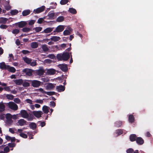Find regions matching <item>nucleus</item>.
Listing matches in <instances>:
<instances>
[{"mask_svg": "<svg viewBox=\"0 0 153 153\" xmlns=\"http://www.w3.org/2000/svg\"><path fill=\"white\" fill-rule=\"evenodd\" d=\"M31 46L33 48H36L38 47V44L36 42H32L31 43Z\"/></svg>", "mask_w": 153, "mask_h": 153, "instance_id": "f704fd0d", "label": "nucleus"}, {"mask_svg": "<svg viewBox=\"0 0 153 153\" xmlns=\"http://www.w3.org/2000/svg\"><path fill=\"white\" fill-rule=\"evenodd\" d=\"M30 65L34 66H35L36 65V62L35 61L33 62H31V63H30Z\"/></svg>", "mask_w": 153, "mask_h": 153, "instance_id": "0e129e2a", "label": "nucleus"}, {"mask_svg": "<svg viewBox=\"0 0 153 153\" xmlns=\"http://www.w3.org/2000/svg\"><path fill=\"white\" fill-rule=\"evenodd\" d=\"M29 126L30 128L33 130H35L36 128V123H31L29 124Z\"/></svg>", "mask_w": 153, "mask_h": 153, "instance_id": "412c9836", "label": "nucleus"}, {"mask_svg": "<svg viewBox=\"0 0 153 153\" xmlns=\"http://www.w3.org/2000/svg\"><path fill=\"white\" fill-rule=\"evenodd\" d=\"M27 118H28V120L29 121H32L33 120V115H30L29 116V117H28Z\"/></svg>", "mask_w": 153, "mask_h": 153, "instance_id": "338daca9", "label": "nucleus"}, {"mask_svg": "<svg viewBox=\"0 0 153 153\" xmlns=\"http://www.w3.org/2000/svg\"><path fill=\"white\" fill-rule=\"evenodd\" d=\"M136 141L137 143L139 145H143L144 143V140L140 137H137Z\"/></svg>", "mask_w": 153, "mask_h": 153, "instance_id": "f8f14e48", "label": "nucleus"}, {"mask_svg": "<svg viewBox=\"0 0 153 153\" xmlns=\"http://www.w3.org/2000/svg\"><path fill=\"white\" fill-rule=\"evenodd\" d=\"M35 102L36 103H39L41 104H42L43 103V100L37 99L35 101Z\"/></svg>", "mask_w": 153, "mask_h": 153, "instance_id": "3c124183", "label": "nucleus"}, {"mask_svg": "<svg viewBox=\"0 0 153 153\" xmlns=\"http://www.w3.org/2000/svg\"><path fill=\"white\" fill-rule=\"evenodd\" d=\"M8 4L6 6H5V8L7 10H9L11 8V6L9 4V1H8L7 2Z\"/></svg>", "mask_w": 153, "mask_h": 153, "instance_id": "603ef678", "label": "nucleus"}, {"mask_svg": "<svg viewBox=\"0 0 153 153\" xmlns=\"http://www.w3.org/2000/svg\"><path fill=\"white\" fill-rule=\"evenodd\" d=\"M27 21H21L16 23V24L18 25V27L20 28H22L25 26L27 25Z\"/></svg>", "mask_w": 153, "mask_h": 153, "instance_id": "1a4fd4ad", "label": "nucleus"}, {"mask_svg": "<svg viewBox=\"0 0 153 153\" xmlns=\"http://www.w3.org/2000/svg\"><path fill=\"white\" fill-rule=\"evenodd\" d=\"M55 87V85L52 83H49L46 86V88L47 90H51L53 89Z\"/></svg>", "mask_w": 153, "mask_h": 153, "instance_id": "4468645a", "label": "nucleus"}, {"mask_svg": "<svg viewBox=\"0 0 153 153\" xmlns=\"http://www.w3.org/2000/svg\"><path fill=\"white\" fill-rule=\"evenodd\" d=\"M63 34L64 36L69 35L71 34V32L69 30H66L63 31Z\"/></svg>", "mask_w": 153, "mask_h": 153, "instance_id": "79ce46f5", "label": "nucleus"}, {"mask_svg": "<svg viewBox=\"0 0 153 153\" xmlns=\"http://www.w3.org/2000/svg\"><path fill=\"white\" fill-rule=\"evenodd\" d=\"M64 20V17L63 16H59L56 19V21L58 22H61Z\"/></svg>", "mask_w": 153, "mask_h": 153, "instance_id": "72a5a7b5", "label": "nucleus"}, {"mask_svg": "<svg viewBox=\"0 0 153 153\" xmlns=\"http://www.w3.org/2000/svg\"><path fill=\"white\" fill-rule=\"evenodd\" d=\"M45 8L44 6H42L41 7L38 8L36 9H34L33 10V12L35 14L39 13L44 11Z\"/></svg>", "mask_w": 153, "mask_h": 153, "instance_id": "0eeeda50", "label": "nucleus"}, {"mask_svg": "<svg viewBox=\"0 0 153 153\" xmlns=\"http://www.w3.org/2000/svg\"><path fill=\"white\" fill-rule=\"evenodd\" d=\"M32 113L36 117L39 118L41 117L42 112L40 111H33Z\"/></svg>", "mask_w": 153, "mask_h": 153, "instance_id": "9d476101", "label": "nucleus"}, {"mask_svg": "<svg viewBox=\"0 0 153 153\" xmlns=\"http://www.w3.org/2000/svg\"><path fill=\"white\" fill-rule=\"evenodd\" d=\"M25 101L27 102V103H29L30 104H33L32 100L30 99H27L25 100Z\"/></svg>", "mask_w": 153, "mask_h": 153, "instance_id": "052dcab7", "label": "nucleus"}, {"mask_svg": "<svg viewBox=\"0 0 153 153\" xmlns=\"http://www.w3.org/2000/svg\"><path fill=\"white\" fill-rule=\"evenodd\" d=\"M122 124V123L121 121H118L115 123V126L117 127H119L121 126Z\"/></svg>", "mask_w": 153, "mask_h": 153, "instance_id": "c756f323", "label": "nucleus"}, {"mask_svg": "<svg viewBox=\"0 0 153 153\" xmlns=\"http://www.w3.org/2000/svg\"><path fill=\"white\" fill-rule=\"evenodd\" d=\"M4 152L8 153L10 151V149L8 146H7L4 148Z\"/></svg>", "mask_w": 153, "mask_h": 153, "instance_id": "864d4df0", "label": "nucleus"}, {"mask_svg": "<svg viewBox=\"0 0 153 153\" xmlns=\"http://www.w3.org/2000/svg\"><path fill=\"white\" fill-rule=\"evenodd\" d=\"M137 137L135 134H131L129 136L130 140L131 142H134L136 140Z\"/></svg>", "mask_w": 153, "mask_h": 153, "instance_id": "2eb2a0df", "label": "nucleus"}, {"mask_svg": "<svg viewBox=\"0 0 153 153\" xmlns=\"http://www.w3.org/2000/svg\"><path fill=\"white\" fill-rule=\"evenodd\" d=\"M41 48L43 51L44 52L48 51L49 50L48 48V46L45 44L42 45Z\"/></svg>", "mask_w": 153, "mask_h": 153, "instance_id": "bb28decb", "label": "nucleus"}, {"mask_svg": "<svg viewBox=\"0 0 153 153\" xmlns=\"http://www.w3.org/2000/svg\"><path fill=\"white\" fill-rule=\"evenodd\" d=\"M23 59L24 62L27 64H30L31 63V62L32 61V59L27 57L23 58Z\"/></svg>", "mask_w": 153, "mask_h": 153, "instance_id": "2f4dec72", "label": "nucleus"}, {"mask_svg": "<svg viewBox=\"0 0 153 153\" xmlns=\"http://www.w3.org/2000/svg\"><path fill=\"white\" fill-rule=\"evenodd\" d=\"M70 54L69 53L64 52L62 54H58L56 56L57 59L59 61H67L70 58Z\"/></svg>", "mask_w": 153, "mask_h": 153, "instance_id": "f257e3e1", "label": "nucleus"}, {"mask_svg": "<svg viewBox=\"0 0 153 153\" xmlns=\"http://www.w3.org/2000/svg\"><path fill=\"white\" fill-rule=\"evenodd\" d=\"M35 22V20H31L29 21L28 22V25H33Z\"/></svg>", "mask_w": 153, "mask_h": 153, "instance_id": "6e6d98bb", "label": "nucleus"}, {"mask_svg": "<svg viewBox=\"0 0 153 153\" xmlns=\"http://www.w3.org/2000/svg\"><path fill=\"white\" fill-rule=\"evenodd\" d=\"M7 105L10 109L14 110H17L18 108L17 105L13 102H10L7 104Z\"/></svg>", "mask_w": 153, "mask_h": 153, "instance_id": "f03ea898", "label": "nucleus"}, {"mask_svg": "<svg viewBox=\"0 0 153 153\" xmlns=\"http://www.w3.org/2000/svg\"><path fill=\"white\" fill-rule=\"evenodd\" d=\"M44 71L43 69H40L38 70L36 72L37 74L39 76H42L44 74Z\"/></svg>", "mask_w": 153, "mask_h": 153, "instance_id": "a878e982", "label": "nucleus"}, {"mask_svg": "<svg viewBox=\"0 0 153 153\" xmlns=\"http://www.w3.org/2000/svg\"><path fill=\"white\" fill-rule=\"evenodd\" d=\"M5 106L2 102H0V112H3L5 110Z\"/></svg>", "mask_w": 153, "mask_h": 153, "instance_id": "c85d7f7f", "label": "nucleus"}, {"mask_svg": "<svg viewBox=\"0 0 153 153\" xmlns=\"http://www.w3.org/2000/svg\"><path fill=\"white\" fill-rule=\"evenodd\" d=\"M6 117L8 123H11L12 122V120H11L12 118V115L10 114H6Z\"/></svg>", "mask_w": 153, "mask_h": 153, "instance_id": "f3484780", "label": "nucleus"}, {"mask_svg": "<svg viewBox=\"0 0 153 153\" xmlns=\"http://www.w3.org/2000/svg\"><path fill=\"white\" fill-rule=\"evenodd\" d=\"M22 53L24 54H26L30 53V51L26 50H23L22 51Z\"/></svg>", "mask_w": 153, "mask_h": 153, "instance_id": "bf43d9fd", "label": "nucleus"}, {"mask_svg": "<svg viewBox=\"0 0 153 153\" xmlns=\"http://www.w3.org/2000/svg\"><path fill=\"white\" fill-rule=\"evenodd\" d=\"M7 69V70L10 72L13 73L16 71V69L13 67H10L9 65V67Z\"/></svg>", "mask_w": 153, "mask_h": 153, "instance_id": "cd10ccee", "label": "nucleus"}, {"mask_svg": "<svg viewBox=\"0 0 153 153\" xmlns=\"http://www.w3.org/2000/svg\"><path fill=\"white\" fill-rule=\"evenodd\" d=\"M47 57H48L51 59H53L55 57V56L53 54H49L47 56Z\"/></svg>", "mask_w": 153, "mask_h": 153, "instance_id": "69168bd1", "label": "nucleus"}, {"mask_svg": "<svg viewBox=\"0 0 153 153\" xmlns=\"http://www.w3.org/2000/svg\"><path fill=\"white\" fill-rule=\"evenodd\" d=\"M69 1V0H61L60 1V4L62 5H64L66 4Z\"/></svg>", "mask_w": 153, "mask_h": 153, "instance_id": "a18cd8bd", "label": "nucleus"}, {"mask_svg": "<svg viewBox=\"0 0 153 153\" xmlns=\"http://www.w3.org/2000/svg\"><path fill=\"white\" fill-rule=\"evenodd\" d=\"M22 30L23 32H28L32 30V29L25 27L23 28L22 29Z\"/></svg>", "mask_w": 153, "mask_h": 153, "instance_id": "c9c22d12", "label": "nucleus"}, {"mask_svg": "<svg viewBox=\"0 0 153 153\" xmlns=\"http://www.w3.org/2000/svg\"><path fill=\"white\" fill-rule=\"evenodd\" d=\"M43 20V19L42 18H40L38 20L37 23L39 24H41L42 23Z\"/></svg>", "mask_w": 153, "mask_h": 153, "instance_id": "13d9d810", "label": "nucleus"}, {"mask_svg": "<svg viewBox=\"0 0 153 153\" xmlns=\"http://www.w3.org/2000/svg\"><path fill=\"white\" fill-rule=\"evenodd\" d=\"M56 70L53 69H48L47 73L49 75H53L55 73Z\"/></svg>", "mask_w": 153, "mask_h": 153, "instance_id": "b1692460", "label": "nucleus"}, {"mask_svg": "<svg viewBox=\"0 0 153 153\" xmlns=\"http://www.w3.org/2000/svg\"><path fill=\"white\" fill-rule=\"evenodd\" d=\"M58 67L63 71L66 72L68 71V66L66 64H59L58 65Z\"/></svg>", "mask_w": 153, "mask_h": 153, "instance_id": "6e6552de", "label": "nucleus"}, {"mask_svg": "<svg viewBox=\"0 0 153 153\" xmlns=\"http://www.w3.org/2000/svg\"><path fill=\"white\" fill-rule=\"evenodd\" d=\"M61 38L59 36H53L51 37V39L52 41L56 42L57 41H59Z\"/></svg>", "mask_w": 153, "mask_h": 153, "instance_id": "a211bd4d", "label": "nucleus"}, {"mask_svg": "<svg viewBox=\"0 0 153 153\" xmlns=\"http://www.w3.org/2000/svg\"><path fill=\"white\" fill-rule=\"evenodd\" d=\"M19 135L22 137L24 138H27V136L26 134H25L23 133H21Z\"/></svg>", "mask_w": 153, "mask_h": 153, "instance_id": "de8ad7c7", "label": "nucleus"}, {"mask_svg": "<svg viewBox=\"0 0 153 153\" xmlns=\"http://www.w3.org/2000/svg\"><path fill=\"white\" fill-rule=\"evenodd\" d=\"M44 93L48 95L51 96L55 94L56 93L54 91L52 92H44Z\"/></svg>", "mask_w": 153, "mask_h": 153, "instance_id": "ea45409f", "label": "nucleus"}, {"mask_svg": "<svg viewBox=\"0 0 153 153\" xmlns=\"http://www.w3.org/2000/svg\"><path fill=\"white\" fill-rule=\"evenodd\" d=\"M4 89L6 91H11L10 86L5 87L4 88Z\"/></svg>", "mask_w": 153, "mask_h": 153, "instance_id": "4d7b16f0", "label": "nucleus"}, {"mask_svg": "<svg viewBox=\"0 0 153 153\" xmlns=\"http://www.w3.org/2000/svg\"><path fill=\"white\" fill-rule=\"evenodd\" d=\"M15 84L17 85H20L22 84L23 82V80L22 79H16L14 80Z\"/></svg>", "mask_w": 153, "mask_h": 153, "instance_id": "aec40b11", "label": "nucleus"}, {"mask_svg": "<svg viewBox=\"0 0 153 153\" xmlns=\"http://www.w3.org/2000/svg\"><path fill=\"white\" fill-rule=\"evenodd\" d=\"M27 81L30 82H31V85L34 88H38L41 85L42 83L40 81L36 80H27Z\"/></svg>", "mask_w": 153, "mask_h": 153, "instance_id": "20e7f679", "label": "nucleus"}, {"mask_svg": "<svg viewBox=\"0 0 153 153\" xmlns=\"http://www.w3.org/2000/svg\"><path fill=\"white\" fill-rule=\"evenodd\" d=\"M7 27V26L4 25H1L0 26V28L2 29H6Z\"/></svg>", "mask_w": 153, "mask_h": 153, "instance_id": "680f3d73", "label": "nucleus"}, {"mask_svg": "<svg viewBox=\"0 0 153 153\" xmlns=\"http://www.w3.org/2000/svg\"><path fill=\"white\" fill-rule=\"evenodd\" d=\"M50 105L54 107L56 106V103L53 101H51L50 102Z\"/></svg>", "mask_w": 153, "mask_h": 153, "instance_id": "e2e57ef3", "label": "nucleus"}, {"mask_svg": "<svg viewBox=\"0 0 153 153\" xmlns=\"http://www.w3.org/2000/svg\"><path fill=\"white\" fill-rule=\"evenodd\" d=\"M54 15L55 14L52 11H50L48 14V16L49 17L48 19H53Z\"/></svg>", "mask_w": 153, "mask_h": 153, "instance_id": "393cba45", "label": "nucleus"}, {"mask_svg": "<svg viewBox=\"0 0 153 153\" xmlns=\"http://www.w3.org/2000/svg\"><path fill=\"white\" fill-rule=\"evenodd\" d=\"M123 133V131L122 129H118L116 131V133L117 134V135H120L122 134Z\"/></svg>", "mask_w": 153, "mask_h": 153, "instance_id": "37998d69", "label": "nucleus"}, {"mask_svg": "<svg viewBox=\"0 0 153 153\" xmlns=\"http://www.w3.org/2000/svg\"><path fill=\"white\" fill-rule=\"evenodd\" d=\"M49 108L48 106L44 105L42 107V109L44 113L47 114L49 112Z\"/></svg>", "mask_w": 153, "mask_h": 153, "instance_id": "5701e85b", "label": "nucleus"}, {"mask_svg": "<svg viewBox=\"0 0 153 153\" xmlns=\"http://www.w3.org/2000/svg\"><path fill=\"white\" fill-rule=\"evenodd\" d=\"M128 120L129 122L132 123L134 121V117L132 114H130L128 116Z\"/></svg>", "mask_w": 153, "mask_h": 153, "instance_id": "6ab92c4d", "label": "nucleus"}, {"mask_svg": "<svg viewBox=\"0 0 153 153\" xmlns=\"http://www.w3.org/2000/svg\"><path fill=\"white\" fill-rule=\"evenodd\" d=\"M6 97L8 99L11 100H12L14 98V96L11 94H7Z\"/></svg>", "mask_w": 153, "mask_h": 153, "instance_id": "a19ab883", "label": "nucleus"}, {"mask_svg": "<svg viewBox=\"0 0 153 153\" xmlns=\"http://www.w3.org/2000/svg\"><path fill=\"white\" fill-rule=\"evenodd\" d=\"M56 89L59 92L63 91L65 90V87L62 85L57 86L56 87Z\"/></svg>", "mask_w": 153, "mask_h": 153, "instance_id": "ddd939ff", "label": "nucleus"}, {"mask_svg": "<svg viewBox=\"0 0 153 153\" xmlns=\"http://www.w3.org/2000/svg\"><path fill=\"white\" fill-rule=\"evenodd\" d=\"M8 146L10 147L13 148L15 146L16 144L14 143H9L8 144Z\"/></svg>", "mask_w": 153, "mask_h": 153, "instance_id": "5fc2aeb1", "label": "nucleus"}, {"mask_svg": "<svg viewBox=\"0 0 153 153\" xmlns=\"http://www.w3.org/2000/svg\"><path fill=\"white\" fill-rule=\"evenodd\" d=\"M7 19L4 18H1L0 19V22L3 24H5L7 20Z\"/></svg>", "mask_w": 153, "mask_h": 153, "instance_id": "e433bc0d", "label": "nucleus"}, {"mask_svg": "<svg viewBox=\"0 0 153 153\" xmlns=\"http://www.w3.org/2000/svg\"><path fill=\"white\" fill-rule=\"evenodd\" d=\"M9 67V65H6L4 62L0 63V68L2 70H7Z\"/></svg>", "mask_w": 153, "mask_h": 153, "instance_id": "9b49d317", "label": "nucleus"}, {"mask_svg": "<svg viewBox=\"0 0 153 153\" xmlns=\"http://www.w3.org/2000/svg\"><path fill=\"white\" fill-rule=\"evenodd\" d=\"M65 27L62 25H58L51 33L53 35L56 34V33H59L62 32L64 29Z\"/></svg>", "mask_w": 153, "mask_h": 153, "instance_id": "7ed1b4c3", "label": "nucleus"}, {"mask_svg": "<svg viewBox=\"0 0 153 153\" xmlns=\"http://www.w3.org/2000/svg\"><path fill=\"white\" fill-rule=\"evenodd\" d=\"M42 27H36L33 28L32 30H35L36 32H39L42 30Z\"/></svg>", "mask_w": 153, "mask_h": 153, "instance_id": "473e14b6", "label": "nucleus"}, {"mask_svg": "<svg viewBox=\"0 0 153 153\" xmlns=\"http://www.w3.org/2000/svg\"><path fill=\"white\" fill-rule=\"evenodd\" d=\"M18 13L17 10L15 9L12 10L10 12V14L12 16L15 15Z\"/></svg>", "mask_w": 153, "mask_h": 153, "instance_id": "58836bf2", "label": "nucleus"}, {"mask_svg": "<svg viewBox=\"0 0 153 153\" xmlns=\"http://www.w3.org/2000/svg\"><path fill=\"white\" fill-rule=\"evenodd\" d=\"M127 153H133L134 150L132 148H129L126 150Z\"/></svg>", "mask_w": 153, "mask_h": 153, "instance_id": "8fccbe9b", "label": "nucleus"}, {"mask_svg": "<svg viewBox=\"0 0 153 153\" xmlns=\"http://www.w3.org/2000/svg\"><path fill=\"white\" fill-rule=\"evenodd\" d=\"M22 85L24 87H28L30 86V84L28 82H23Z\"/></svg>", "mask_w": 153, "mask_h": 153, "instance_id": "c03bdc74", "label": "nucleus"}, {"mask_svg": "<svg viewBox=\"0 0 153 153\" xmlns=\"http://www.w3.org/2000/svg\"><path fill=\"white\" fill-rule=\"evenodd\" d=\"M20 115L21 117L24 118L29 117V114L27 111L25 110H22L20 112Z\"/></svg>", "mask_w": 153, "mask_h": 153, "instance_id": "423d86ee", "label": "nucleus"}, {"mask_svg": "<svg viewBox=\"0 0 153 153\" xmlns=\"http://www.w3.org/2000/svg\"><path fill=\"white\" fill-rule=\"evenodd\" d=\"M33 70L31 69L25 68L22 70V72L27 76H31L32 75Z\"/></svg>", "mask_w": 153, "mask_h": 153, "instance_id": "39448f33", "label": "nucleus"}, {"mask_svg": "<svg viewBox=\"0 0 153 153\" xmlns=\"http://www.w3.org/2000/svg\"><path fill=\"white\" fill-rule=\"evenodd\" d=\"M26 121L23 119H21L19 120L18 122L19 125L21 126L26 125Z\"/></svg>", "mask_w": 153, "mask_h": 153, "instance_id": "dca6fc26", "label": "nucleus"}, {"mask_svg": "<svg viewBox=\"0 0 153 153\" xmlns=\"http://www.w3.org/2000/svg\"><path fill=\"white\" fill-rule=\"evenodd\" d=\"M30 13V10H25L23 11L22 14L23 16L28 15Z\"/></svg>", "mask_w": 153, "mask_h": 153, "instance_id": "7c9ffc66", "label": "nucleus"}, {"mask_svg": "<svg viewBox=\"0 0 153 153\" xmlns=\"http://www.w3.org/2000/svg\"><path fill=\"white\" fill-rule=\"evenodd\" d=\"M145 136L147 137H150L151 136V134L149 132L147 131L145 133Z\"/></svg>", "mask_w": 153, "mask_h": 153, "instance_id": "774afa93", "label": "nucleus"}, {"mask_svg": "<svg viewBox=\"0 0 153 153\" xmlns=\"http://www.w3.org/2000/svg\"><path fill=\"white\" fill-rule=\"evenodd\" d=\"M54 27H48L45 29L44 30L45 33H48L51 32L53 30Z\"/></svg>", "mask_w": 153, "mask_h": 153, "instance_id": "4be33fe9", "label": "nucleus"}, {"mask_svg": "<svg viewBox=\"0 0 153 153\" xmlns=\"http://www.w3.org/2000/svg\"><path fill=\"white\" fill-rule=\"evenodd\" d=\"M14 101L16 103L19 104L21 102V100L19 98H14Z\"/></svg>", "mask_w": 153, "mask_h": 153, "instance_id": "09e8293b", "label": "nucleus"}, {"mask_svg": "<svg viewBox=\"0 0 153 153\" xmlns=\"http://www.w3.org/2000/svg\"><path fill=\"white\" fill-rule=\"evenodd\" d=\"M19 32V30L18 29H13L12 31V33L14 34H17Z\"/></svg>", "mask_w": 153, "mask_h": 153, "instance_id": "49530a36", "label": "nucleus"}, {"mask_svg": "<svg viewBox=\"0 0 153 153\" xmlns=\"http://www.w3.org/2000/svg\"><path fill=\"white\" fill-rule=\"evenodd\" d=\"M69 11L70 13L73 14H76L77 13L76 9L72 8H69Z\"/></svg>", "mask_w": 153, "mask_h": 153, "instance_id": "4c0bfd02", "label": "nucleus"}]
</instances>
